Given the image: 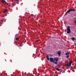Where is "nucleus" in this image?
Returning a JSON list of instances; mask_svg holds the SVG:
<instances>
[{
	"label": "nucleus",
	"instance_id": "nucleus-1",
	"mask_svg": "<svg viewBox=\"0 0 76 76\" xmlns=\"http://www.w3.org/2000/svg\"><path fill=\"white\" fill-rule=\"evenodd\" d=\"M49 60L50 61H51V62H52V63H54V64H55L56 65L57 64V62H55V61L54 60V58L52 57L50 58Z\"/></svg>",
	"mask_w": 76,
	"mask_h": 76
},
{
	"label": "nucleus",
	"instance_id": "nucleus-5",
	"mask_svg": "<svg viewBox=\"0 0 76 76\" xmlns=\"http://www.w3.org/2000/svg\"><path fill=\"white\" fill-rule=\"evenodd\" d=\"M65 55L66 56V58H68L69 57V56H70V55L69 54V52H67L65 53Z\"/></svg>",
	"mask_w": 76,
	"mask_h": 76
},
{
	"label": "nucleus",
	"instance_id": "nucleus-6",
	"mask_svg": "<svg viewBox=\"0 0 76 76\" xmlns=\"http://www.w3.org/2000/svg\"><path fill=\"white\" fill-rule=\"evenodd\" d=\"M54 61H56V62H57V61H58V58H55L54 59Z\"/></svg>",
	"mask_w": 76,
	"mask_h": 76
},
{
	"label": "nucleus",
	"instance_id": "nucleus-2",
	"mask_svg": "<svg viewBox=\"0 0 76 76\" xmlns=\"http://www.w3.org/2000/svg\"><path fill=\"white\" fill-rule=\"evenodd\" d=\"M74 11H75V10H73L72 9H70L67 11L66 12V14H67L68 13H69L70 12H74Z\"/></svg>",
	"mask_w": 76,
	"mask_h": 76
},
{
	"label": "nucleus",
	"instance_id": "nucleus-11",
	"mask_svg": "<svg viewBox=\"0 0 76 76\" xmlns=\"http://www.w3.org/2000/svg\"><path fill=\"white\" fill-rule=\"evenodd\" d=\"M7 9H6L4 10V13H6V12H7Z\"/></svg>",
	"mask_w": 76,
	"mask_h": 76
},
{
	"label": "nucleus",
	"instance_id": "nucleus-3",
	"mask_svg": "<svg viewBox=\"0 0 76 76\" xmlns=\"http://www.w3.org/2000/svg\"><path fill=\"white\" fill-rule=\"evenodd\" d=\"M70 32H71V31H70V27L68 26L67 28V33L70 34Z\"/></svg>",
	"mask_w": 76,
	"mask_h": 76
},
{
	"label": "nucleus",
	"instance_id": "nucleus-7",
	"mask_svg": "<svg viewBox=\"0 0 76 76\" xmlns=\"http://www.w3.org/2000/svg\"><path fill=\"white\" fill-rule=\"evenodd\" d=\"M1 3H4V4H6V3H7V2H6V1L4 0H2Z\"/></svg>",
	"mask_w": 76,
	"mask_h": 76
},
{
	"label": "nucleus",
	"instance_id": "nucleus-15",
	"mask_svg": "<svg viewBox=\"0 0 76 76\" xmlns=\"http://www.w3.org/2000/svg\"><path fill=\"white\" fill-rule=\"evenodd\" d=\"M75 23L76 24V20H75Z\"/></svg>",
	"mask_w": 76,
	"mask_h": 76
},
{
	"label": "nucleus",
	"instance_id": "nucleus-14",
	"mask_svg": "<svg viewBox=\"0 0 76 76\" xmlns=\"http://www.w3.org/2000/svg\"><path fill=\"white\" fill-rule=\"evenodd\" d=\"M36 41L37 42H38V40H36Z\"/></svg>",
	"mask_w": 76,
	"mask_h": 76
},
{
	"label": "nucleus",
	"instance_id": "nucleus-9",
	"mask_svg": "<svg viewBox=\"0 0 76 76\" xmlns=\"http://www.w3.org/2000/svg\"><path fill=\"white\" fill-rule=\"evenodd\" d=\"M71 39L73 41H74V40H76V39L73 37H72Z\"/></svg>",
	"mask_w": 76,
	"mask_h": 76
},
{
	"label": "nucleus",
	"instance_id": "nucleus-16",
	"mask_svg": "<svg viewBox=\"0 0 76 76\" xmlns=\"http://www.w3.org/2000/svg\"><path fill=\"white\" fill-rule=\"evenodd\" d=\"M16 1H18V0H15Z\"/></svg>",
	"mask_w": 76,
	"mask_h": 76
},
{
	"label": "nucleus",
	"instance_id": "nucleus-10",
	"mask_svg": "<svg viewBox=\"0 0 76 76\" xmlns=\"http://www.w3.org/2000/svg\"><path fill=\"white\" fill-rule=\"evenodd\" d=\"M46 58L48 60H50L49 57H48V56H47L46 57Z\"/></svg>",
	"mask_w": 76,
	"mask_h": 76
},
{
	"label": "nucleus",
	"instance_id": "nucleus-8",
	"mask_svg": "<svg viewBox=\"0 0 76 76\" xmlns=\"http://www.w3.org/2000/svg\"><path fill=\"white\" fill-rule=\"evenodd\" d=\"M57 53L58 56H61V52H58Z\"/></svg>",
	"mask_w": 76,
	"mask_h": 76
},
{
	"label": "nucleus",
	"instance_id": "nucleus-13",
	"mask_svg": "<svg viewBox=\"0 0 76 76\" xmlns=\"http://www.w3.org/2000/svg\"><path fill=\"white\" fill-rule=\"evenodd\" d=\"M15 39L16 40H18V39H19V38L18 37H17V38H15Z\"/></svg>",
	"mask_w": 76,
	"mask_h": 76
},
{
	"label": "nucleus",
	"instance_id": "nucleus-18",
	"mask_svg": "<svg viewBox=\"0 0 76 76\" xmlns=\"http://www.w3.org/2000/svg\"><path fill=\"white\" fill-rule=\"evenodd\" d=\"M18 47H20V46H18Z\"/></svg>",
	"mask_w": 76,
	"mask_h": 76
},
{
	"label": "nucleus",
	"instance_id": "nucleus-4",
	"mask_svg": "<svg viewBox=\"0 0 76 76\" xmlns=\"http://www.w3.org/2000/svg\"><path fill=\"white\" fill-rule=\"evenodd\" d=\"M72 61H71L69 62V63H67L66 64V65L67 66H69V67H71V65L72 64Z\"/></svg>",
	"mask_w": 76,
	"mask_h": 76
},
{
	"label": "nucleus",
	"instance_id": "nucleus-17",
	"mask_svg": "<svg viewBox=\"0 0 76 76\" xmlns=\"http://www.w3.org/2000/svg\"><path fill=\"white\" fill-rule=\"evenodd\" d=\"M55 76H58V75H55Z\"/></svg>",
	"mask_w": 76,
	"mask_h": 76
},
{
	"label": "nucleus",
	"instance_id": "nucleus-12",
	"mask_svg": "<svg viewBox=\"0 0 76 76\" xmlns=\"http://www.w3.org/2000/svg\"><path fill=\"white\" fill-rule=\"evenodd\" d=\"M56 70H57V71H60V69L57 68H56Z\"/></svg>",
	"mask_w": 76,
	"mask_h": 76
}]
</instances>
